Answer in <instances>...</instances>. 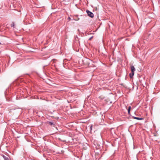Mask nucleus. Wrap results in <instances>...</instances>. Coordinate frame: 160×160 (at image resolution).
<instances>
[{"label":"nucleus","instance_id":"obj_10","mask_svg":"<svg viewBox=\"0 0 160 160\" xmlns=\"http://www.w3.org/2000/svg\"><path fill=\"white\" fill-rule=\"evenodd\" d=\"M137 117H134V116H133L132 117V118H133V119H137Z\"/></svg>","mask_w":160,"mask_h":160},{"label":"nucleus","instance_id":"obj_3","mask_svg":"<svg viewBox=\"0 0 160 160\" xmlns=\"http://www.w3.org/2000/svg\"><path fill=\"white\" fill-rule=\"evenodd\" d=\"M130 68L132 72H134V71H135V68L134 66L132 65L130 67Z\"/></svg>","mask_w":160,"mask_h":160},{"label":"nucleus","instance_id":"obj_5","mask_svg":"<svg viewBox=\"0 0 160 160\" xmlns=\"http://www.w3.org/2000/svg\"><path fill=\"white\" fill-rule=\"evenodd\" d=\"M15 26V23L14 22H12L11 24L10 25V26L11 27L14 28Z\"/></svg>","mask_w":160,"mask_h":160},{"label":"nucleus","instance_id":"obj_14","mask_svg":"<svg viewBox=\"0 0 160 160\" xmlns=\"http://www.w3.org/2000/svg\"><path fill=\"white\" fill-rule=\"evenodd\" d=\"M0 44H1V43L0 42Z\"/></svg>","mask_w":160,"mask_h":160},{"label":"nucleus","instance_id":"obj_1","mask_svg":"<svg viewBox=\"0 0 160 160\" xmlns=\"http://www.w3.org/2000/svg\"><path fill=\"white\" fill-rule=\"evenodd\" d=\"M86 12L88 15V16L92 18L94 17V14L91 12L90 11L88 10H87Z\"/></svg>","mask_w":160,"mask_h":160},{"label":"nucleus","instance_id":"obj_6","mask_svg":"<svg viewBox=\"0 0 160 160\" xmlns=\"http://www.w3.org/2000/svg\"><path fill=\"white\" fill-rule=\"evenodd\" d=\"M143 119H144L143 118H142L137 117L136 119L138 120H143Z\"/></svg>","mask_w":160,"mask_h":160},{"label":"nucleus","instance_id":"obj_7","mask_svg":"<svg viewBox=\"0 0 160 160\" xmlns=\"http://www.w3.org/2000/svg\"><path fill=\"white\" fill-rule=\"evenodd\" d=\"M2 157H3V158H4V160H7V158L8 157H6L5 155H2Z\"/></svg>","mask_w":160,"mask_h":160},{"label":"nucleus","instance_id":"obj_9","mask_svg":"<svg viewBox=\"0 0 160 160\" xmlns=\"http://www.w3.org/2000/svg\"><path fill=\"white\" fill-rule=\"evenodd\" d=\"M93 38V36H92L91 37H90L89 39V40H92V38Z\"/></svg>","mask_w":160,"mask_h":160},{"label":"nucleus","instance_id":"obj_2","mask_svg":"<svg viewBox=\"0 0 160 160\" xmlns=\"http://www.w3.org/2000/svg\"><path fill=\"white\" fill-rule=\"evenodd\" d=\"M47 123L53 127H55V123L53 122H47Z\"/></svg>","mask_w":160,"mask_h":160},{"label":"nucleus","instance_id":"obj_12","mask_svg":"<svg viewBox=\"0 0 160 160\" xmlns=\"http://www.w3.org/2000/svg\"><path fill=\"white\" fill-rule=\"evenodd\" d=\"M68 19H69V20H70V19H71V18H70V17H68Z\"/></svg>","mask_w":160,"mask_h":160},{"label":"nucleus","instance_id":"obj_8","mask_svg":"<svg viewBox=\"0 0 160 160\" xmlns=\"http://www.w3.org/2000/svg\"><path fill=\"white\" fill-rule=\"evenodd\" d=\"M131 106H129L128 108V111H129V112H130V110H131Z\"/></svg>","mask_w":160,"mask_h":160},{"label":"nucleus","instance_id":"obj_11","mask_svg":"<svg viewBox=\"0 0 160 160\" xmlns=\"http://www.w3.org/2000/svg\"><path fill=\"white\" fill-rule=\"evenodd\" d=\"M128 114L129 115L130 114V112L128 111Z\"/></svg>","mask_w":160,"mask_h":160},{"label":"nucleus","instance_id":"obj_13","mask_svg":"<svg viewBox=\"0 0 160 160\" xmlns=\"http://www.w3.org/2000/svg\"><path fill=\"white\" fill-rule=\"evenodd\" d=\"M9 160V159L8 158L7 160Z\"/></svg>","mask_w":160,"mask_h":160},{"label":"nucleus","instance_id":"obj_4","mask_svg":"<svg viewBox=\"0 0 160 160\" xmlns=\"http://www.w3.org/2000/svg\"><path fill=\"white\" fill-rule=\"evenodd\" d=\"M134 72H131L129 74V76L131 78H132L133 77L134 75Z\"/></svg>","mask_w":160,"mask_h":160}]
</instances>
